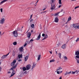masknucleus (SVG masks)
Instances as JSON below:
<instances>
[{
	"label": "nucleus",
	"instance_id": "1",
	"mask_svg": "<svg viewBox=\"0 0 79 79\" xmlns=\"http://www.w3.org/2000/svg\"><path fill=\"white\" fill-rule=\"evenodd\" d=\"M62 67L61 66L59 67L57 69H56L57 71V73L58 74H61L63 73V71H60V70H62Z\"/></svg>",
	"mask_w": 79,
	"mask_h": 79
},
{
	"label": "nucleus",
	"instance_id": "2",
	"mask_svg": "<svg viewBox=\"0 0 79 79\" xmlns=\"http://www.w3.org/2000/svg\"><path fill=\"white\" fill-rule=\"evenodd\" d=\"M75 55H76L75 58H77L79 59V50L75 51Z\"/></svg>",
	"mask_w": 79,
	"mask_h": 79
},
{
	"label": "nucleus",
	"instance_id": "3",
	"mask_svg": "<svg viewBox=\"0 0 79 79\" xmlns=\"http://www.w3.org/2000/svg\"><path fill=\"white\" fill-rule=\"evenodd\" d=\"M51 6L50 7V9L52 10H55V8L56 7H55V4L54 3H52L51 4Z\"/></svg>",
	"mask_w": 79,
	"mask_h": 79
},
{
	"label": "nucleus",
	"instance_id": "4",
	"mask_svg": "<svg viewBox=\"0 0 79 79\" xmlns=\"http://www.w3.org/2000/svg\"><path fill=\"white\" fill-rule=\"evenodd\" d=\"M73 27L76 29H79V24L77 23L73 24Z\"/></svg>",
	"mask_w": 79,
	"mask_h": 79
},
{
	"label": "nucleus",
	"instance_id": "5",
	"mask_svg": "<svg viewBox=\"0 0 79 79\" xmlns=\"http://www.w3.org/2000/svg\"><path fill=\"white\" fill-rule=\"evenodd\" d=\"M5 21V19L4 18H2L0 20V24H3Z\"/></svg>",
	"mask_w": 79,
	"mask_h": 79
},
{
	"label": "nucleus",
	"instance_id": "6",
	"mask_svg": "<svg viewBox=\"0 0 79 79\" xmlns=\"http://www.w3.org/2000/svg\"><path fill=\"white\" fill-rule=\"evenodd\" d=\"M42 37H44V38L42 40H44L45 39L48 38V35H45L44 33H43L42 34Z\"/></svg>",
	"mask_w": 79,
	"mask_h": 79
},
{
	"label": "nucleus",
	"instance_id": "7",
	"mask_svg": "<svg viewBox=\"0 0 79 79\" xmlns=\"http://www.w3.org/2000/svg\"><path fill=\"white\" fill-rule=\"evenodd\" d=\"M14 37H16L18 36V33L16 31H14L13 33Z\"/></svg>",
	"mask_w": 79,
	"mask_h": 79
},
{
	"label": "nucleus",
	"instance_id": "8",
	"mask_svg": "<svg viewBox=\"0 0 79 79\" xmlns=\"http://www.w3.org/2000/svg\"><path fill=\"white\" fill-rule=\"evenodd\" d=\"M16 62V60H14L13 62L11 63V66H14L15 65Z\"/></svg>",
	"mask_w": 79,
	"mask_h": 79
},
{
	"label": "nucleus",
	"instance_id": "9",
	"mask_svg": "<svg viewBox=\"0 0 79 79\" xmlns=\"http://www.w3.org/2000/svg\"><path fill=\"white\" fill-rule=\"evenodd\" d=\"M31 67V64H29L27 65L26 66V68H27V70H29V69H30Z\"/></svg>",
	"mask_w": 79,
	"mask_h": 79
},
{
	"label": "nucleus",
	"instance_id": "10",
	"mask_svg": "<svg viewBox=\"0 0 79 79\" xmlns=\"http://www.w3.org/2000/svg\"><path fill=\"white\" fill-rule=\"evenodd\" d=\"M36 65V64L35 63H33V65L32 66V68L31 69V70L32 71V70H33V69H34V68L35 67Z\"/></svg>",
	"mask_w": 79,
	"mask_h": 79
},
{
	"label": "nucleus",
	"instance_id": "11",
	"mask_svg": "<svg viewBox=\"0 0 79 79\" xmlns=\"http://www.w3.org/2000/svg\"><path fill=\"white\" fill-rule=\"evenodd\" d=\"M71 74V71L69 72H68V71H66L65 73H64V76H67L68 74Z\"/></svg>",
	"mask_w": 79,
	"mask_h": 79
},
{
	"label": "nucleus",
	"instance_id": "12",
	"mask_svg": "<svg viewBox=\"0 0 79 79\" xmlns=\"http://www.w3.org/2000/svg\"><path fill=\"white\" fill-rule=\"evenodd\" d=\"M23 50H24V49H23V47H22L19 48V51L21 52H23Z\"/></svg>",
	"mask_w": 79,
	"mask_h": 79
},
{
	"label": "nucleus",
	"instance_id": "13",
	"mask_svg": "<svg viewBox=\"0 0 79 79\" xmlns=\"http://www.w3.org/2000/svg\"><path fill=\"white\" fill-rule=\"evenodd\" d=\"M59 21V19L58 18V17H56L55 18V23H58V21Z\"/></svg>",
	"mask_w": 79,
	"mask_h": 79
},
{
	"label": "nucleus",
	"instance_id": "14",
	"mask_svg": "<svg viewBox=\"0 0 79 79\" xmlns=\"http://www.w3.org/2000/svg\"><path fill=\"white\" fill-rule=\"evenodd\" d=\"M31 33L30 32H28L27 34V36L29 39L30 38V37H31Z\"/></svg>",
	"mask_w": 79,
	"mask_h": 79
},
{
	"label": "nucleus",
	"instance_id": "15",
	"mask_svg": "<svg viewBox=\"0 0 79 79\" xmlns=\"http://www.w3.org/2000/svg\"><path fill=\"white\" fill-rule=\"evenodd\" d=\"M71 17L69 16L68 18L67 22L66 23V24H67L68 22L70 21H71Z\"/></svg>",
	"mask_w": 79,
	"mask_h": 79
},
{
	"label": "nucleus",
	"instance_id": "16",
	"mask_svg": "<svg viewBox=\"0 0 79 79\" xmlns=\"http://www.w3.org/2000/svg\"><path fill=\"white\" fill-rule=\"evenodd\" d=\"M16 65H15L14 66L12 67L10 69V71H13V69H15L16 68Z\"/></svg>",
	"mask_w": 79,
	"mask_h": 79
},
{
	"label": "nucleus",
	"instance_id": "17",
	"mask_svg": "<svg viewBox=\"0 0 79 79\" xmlns=\"http://www.w3.org/2000/svg\"><path fill=\"white\" fill-rule=\"evenodd\" d=\"M61 44V42L58 41V42H57L56 43V46H57V47H58L59 45H60Z\"/></svg>",
	"mask_w": 79,
	"mask_h": 79
},
{
	"label": "nucleus",
	"instance_id": "18",
	"mask_svg": "<svg viewBox=\"0 0 79 79\" xmlns=\"http://www.w3.org/2000/svg\"><path fill=\"white\" fill-rule=\"evenodd\" d=\"M15 53H16V51H12V55L13 56H15Z\"/></svg>",
	"mask_w": 79,
	"mask_h": 79
},
{
	"label": "nucleus",
	"instance_id": "19",
	"mask_svg": "<svg viewBox=\"0 0 79 79\" xmlns=\"http://www.w3.org/2000/svg\"><path fill=\"white\" fill-rule=\"evenodd\" d=\"M58 56L60 59H61V53H59L58 54Z\"/></svg>",
	"mask_w": 79,
	"mask_h": 79
},
{
	"label": "nucleus",
	"instance_id": "20",
	"mask_svg": "<svg viewBox=\"0 0 79 79\" xmlns=\"http://www.w3.org/2000/svg\"><path fill=\"white\" fill-rule=\"evenodd\" d=\"M7 57V56L6 55H3L2 57V59H5V58H6Z\"/></svg>",
	"mask_w": 79,
	"mask_h": 79
},
{
	"label": "nucleus",
	"instance_id": "21",
	"mask_svg": "<svg viewBox=\"0 0 79 79\" xmlns=\"http://www.w3.org/2000/svg\"><path fill=\"white\" fill-rule=\"evenodd\" d=\"M40 39V33L39 35L38 36L37 39H36V40H39Z\"/></svg>",
	"mask_w": 79,
	"mask_h": 79
},
{
	"label": "nucleus",
	"instance_id": "22",
	"mask_svg": "<svg viewBox=\"0 0 79 79\" xmlns=\"http://www.w3.org/2000/svg\"><path fill=\"white\" fill-rule=\"evenodd\" d=\"M28 58H29V56H27L25 57L24 58H25V61H27V59H28Z\"/></svg>",
	"mask_w": 79,
	"mask_h": 79
},
{
	"label": "nucleus",
	"instance_id": "23",
	"mask_svg": "<svg viewBox=\"0 0 79 79\" xmlns=\"http://www.w3.org/2000/svg\"><path fill=\"white\" fill-rule=\"evenodd\" d=\"M66 46L65 45H64L62 46V48H63V49H65V48H66Z\"/></svg>",
	"mask_w": 79,
	"mask_h": 79
},
{
	"label": "nucleus",
	"instance_id": "24",
	"mask_svg": "<svg viewBox=\"0 0 79 79\" xmlns=\"http://www.w3.org/2000/svg\"><path fill=\"white\" fill-rule=\"evenodd\" d=\"M22 57L23 56H22V54L19 55L18 57L19 58V59H20V58H22Z\"/></svg>",
	"mask_w": 79,
	"mask_h": 79
},
{
	"label": "nucleus",
	"instance_id": "25",
	"mask_svg": "<svg viewBox=\"0 0 79 79\" xmlns=\"http://www.w3.org/2000/svg\"><path fill=\"white\" fill-rule=\"evenodd\" d=\"M41 56V55L40 54L38 56V60H40V59Z\"/></svg>",
	"mask_w": 79,
	"mask_h": 79
},
{
	"label": "nucleus",
	"instance_id": "26",
	"mask_svg": "<svg viewBox=\"0 0 79 79\" xmlns=\"http://www.w3.org/2000/svg\"><path fill=\"white\" fill-rule=\"evenodd\" d=\"M55 61V60L54 59H52L50 61V63H52V62H54Z\"/></svg>",
	"mask_w": 79,
	"mask_h": 79
},
{
	"label": "nucleus",
	"instance_id": "27",
	"mask_svg": "<svg viewBox=\"0 0 79 79\" xmlns=\"http://www.w3.org/2000/svg\"><path fill=\"white\" fill-rule=\"evenodd\" d=\"M63 58L64 60H68V57L66 56H64Z\"/></svg>",
	"mask_w": 79,
	"mask_h": 79
},
{
	"label": "nucleus",
	"instance_id": "28",
	"mask_svg": "<svg viewBox=\"0 0 79 79\" xmlns=\"http://www.w3.org/2000/svg\"><path fill=\"white\" fill-rule=\"evenodd\" d=\"M16 74V72L15 73H13L12 72L10 76V77H12V76H14L15 74Z\"/></svg>",
	"mask_w": 79,
	"mask_h": 79
},
{
	"label": "nucleus",
	"instance_id": "29",
	"mask_svg": "<svg viewBox=\"0 0 79 79\" xmlns=\"http://www.w3.org/2000/svg\"><path fill=\"white\" fill-rule=\"evenodd\" d=\"M13 44L14 45H17V42H14L13 43Z\"/></svg>",
	"mask_w": 79,
	"mask_h": 79
},
{
	"label": "nucleus",
	"instance_id": "30",
	"mask_svg": "<svg viewBox=\"0 0 79 79\" xmlns=\"http://www.w3.org/2000/svg\"><path fill=\"white\" fill-rule=\"evenodd\" d=\"M23 70L24 71H26V70H27V69L26 68L24 67L23 68Z\"/></svg>",
	"mask_w": 79,
	"mask_h": 79
},
{
	"label": "nucleus",
	"instance_id": "31",
	"mask_svg": "<svg viewBox=\"0 0 79 79\" xmlns=\"http://www.w3.org/2000/svg\"><path fill=\"white\" fill-rule=\"evenodd\" d=\"M56 0H51V2L52 3H53V2H55Z\"/></svg>",
	"mask_w": 79,
	"mask_h": 79
},
{
	"label": "nucleus",
	"instance_id": "32",
	"mask_svg": "<svg viewBox=\"0 0 79 79\" xmlns=\"http://www.w3.org/2000/svg\"><path fill=\"white\" fill-rule=\"evenodd\" d=\"M60 13V12H59L57 13L56 14H55L54 15V16H58V14H59V13Z\"/></svg>",
	"mask_w": 79,
	"mask_h": 79
},
{
	"label": "nucleus",
	"instance_id": "33",
	"mask_svg": "<svg viewBox=\"0 0 79 79\" xmlns=\"http://www.w3.org/2000/svg\"><path fill=\"white\" fill-rule=\"evenodd\" d=\"M59 4H61V0H59Z\"/></svg>",
	"mask_w": 79,
	"mask_h": 79
},
{
	"label": "nucleus",
	"instance_id": "34",
	"mask_svg": "<svg viewBox=\"0 0 79 79\" xmlns=\"http://www.w3.org/2000/svg\"><path fill=\"white\" fill-rule=\"evenodd\" d=\"M77 58H75V59L77 60V63H78V64H79V60H77Z\"/></svg>",
	"mask_w": 79,
	"mask_h": 79
},
{
	"label": "nucleus",
	"instance_id": "35",
	"mask_svg": "<svg viewBox=\"0 0 79 79\" xmlns=\"http://www.w3.org/2000/svg\"><path fill=\"white\" fill-rule=\"evenodd\" d=\"M31 27H32V28H34V24H32L31 26Z\"/></svg>",
	"mask_w": 79,
	"mask_h": 79
},
{
	"label": "nucleus",
	"instance_id": "36",
	"mask_svg": "<svg viewBox=\"0 0 79 79\" xmlns=\"http://www.w3.org/2000/svg\"><path fill=\"white\" fill-rule=\"evenodd\" d=\"M78 8H79V6L75 7L74 8V10H76V9Z\"/></svg>",
	"mask_w": 79,
	"mask_h": 79
},
{
	"label": "nucleus",
	"instance_id": "37",
	"mask_svg": "<svg viewBox=\"0 0 79 79\" xmlns=\"http://www.w3.org/2000/svg\"><path fill=\"white\" fill-rule=\"evenodd\" d=\"M79 38H77V39L76 40V42H78V41H79Z\"/></svg>",
	"mask_w": 79,
	"mask_h": 79
},
{
	"label": "nucleus",
	"instance_id": "38",
	"mask_svg": "<svg viewBox=\"0 0 79 79\" xmlns=\"http://www.w3.org/2000/svg\"><path fill=\"white\" fill-rule=\"evenodd\" d=\"M75 73H76V74H77V73H78L79 72V71L77 70H76L75 71Z\"/></svg>",
	"mask_w": 79,
	"mask_h": 79
},
{
	"label": "nucleus",
	"instance_id": "39",
	"mask_svg": "<svg viewBox=\"0 0 79 79\" xmlns=\"http://www.w3.org/2000/svg\"><path fill=\"white\" fill-rule=\"evenodd\" d=\"M33 41H34V40L31 39L30 41V42L31 43H32V42H33Z\"/></svg>",
	"mask_w": 79,
	"mask_h": 79
},
{
	"label": "nucleus",
	"instance_id": "40",
	"mask_svg": "<svg viewBox=\"0 0 79 79\" xmlns=\"http://www.w3.org/2000/svg\"><path fill=\"white\" fill-rule=\"evenodd\" d=\"M0 11H1V13H2L3 12V9L1 8L0 9Z\"/></svg>",
	"mask_w": 79,
	"mask_h": 79
},
{
	"label": "nucleus",
	"instance_id": "41",
	"mask_svg": "<svg viewBox=\"0 0 79 79\" xmlns=\"http://www.w3.org/2000/svg\"><path fill=\"white\" fill-rule=\"evenodd\" d=\"M30 19V22H32V21H34V19Z\"/></svg>",
	"mask_w": 79,
	"mask_h": 79
},
{
	"label": "nucleus",
	"instance_id": "42",
	"mask_svg": "<svg viewBox=\"0 0 79 79\" xmlns=\"http://www.w3.org/2000/svg\"><path fill=\"white\" fill-rule=\"evenodd\" d=\"M72 74H75V72L72 71Z\"/></svg>",
	"mask_w": 79,
	"mask_h": 79
},
{
	"label": "nucleus",
	"instance_id": "43",
	"mask_svg": "<svg viewBox=\"0 0 79 79\" xmlns=\"http://www.w3.org/2000/svg\"><path fill=\"white\" fill-rule=\"evenodd\" d=\"M62 76H61L60 77L59 79H62Z\"/></svg>",
	"mask_w": 79,
	"mask_h": 79
},
{
	"label": "nucleus",
	"instance_id": "44",
	"mask_svg": "<svg viewBox=\"0 0 79 79\" xmlns=\"http://www.w3.org/2000/svg\"><path fill=\"white\" fill-rule=\"evenodd\" d=\"M12 73H16V72H15V70H13L12 71Z\"/></svg>",
	"mask_w": 79,
	"mask_h": 79
},
{
	"label": "nucleus",
	"instance_id": "45",
	"mask_svg": "<svg viewBox=\"0 0 79 79\" xmlns=\"http://www.w3.org/2000/svg\"><path fill=\"white\" fill-rule=\"evenodd\" d=\"M26 45H27V44L25 43L24 45V47H25Z\"/></svg>",
	"mask_w": 79,
	"mask_h": 79
},
{
	"label": "nucleus",
	"instance_id": "46",
	"mask_svg": "<svg viewBox=\"0 0 79 79\" xmlns=\"http://www.w3.org/2000/svg\"><path fill=\"white\" fill-rule=\"evenodd\" d=\"M32 15H31V17H30V19H32Z\"/></svg>",
	"mask_w": 79,
	"mask_h": 79
},
{
	"label": "nucleus",
	"instance_id": "47",
	"mask_svg": "<svg viewBox=\"0 0 79 79\" xmlns=\"http://www.w3.org/2000/svg\"><path fill=\"white\" fill-rule=\"evenodd\" d=\"M22 61V60H21V59H20L18 60V61H19V62H20V61Z\"/></svg>",
	"mask_w": 79,
	"mask_h": 79
},
{
	"label": "nucleus",
	"instance_id": "48",
	"mask_svg": "<svg viewBox=\"0 0 79 79\" xmlns=\"http://www.w3.org/2000/svg\"><path fill=\"white\" fill-rule=\"evenodd\" d=\"M27 44H30V41H27Z\"/></svg>",
	"mask_w": 79,
	"mask_h": 79
},
{
	"label": "nucleus",
	"instance_id": "49",
	"mask_svg": "<svg viewBox=\"0 0 79 79\" xmlns=\"http://www.w3.org/2000/svg\"><path fill=\"white\" fill-rule=\"evenodd\" d=\"M61 5H60L58 7L59 8H60V7H61Z\"/></svg>",
	"mask_w": 79,
	"mask_h": 79
},
{
	"label": "nucleus",
	"instance_id": "50",
	"mask_svg": "<svg viewBox=\"0 0 79 79\" xmlns=\"http://www.w3.org/2000/svg\"><path fill=\"white\" fill-rule=\"evenodd\" d=\"M10 52H9V53H8V54H7V55H6L7 56L8 55H9V54H10Z\"/></svg>",
	"mask_w": 79,
	"mask_h": 79
},
{
	"label": "nucleus",
	"instance_id": "51",
	"mask_svg": "<svg viewBox=\"0 0 79 79\" xmlns=\"http://www.w3.org/2000/svg\"><path fill=\"white\" fill-rule=\"evenodd\" d=\"M49 52L51 54H52V51H50Z\"/></svg>",
	"mask_w": 79,
	"mask_h": 79
},
{
	"label": "nucleus",
	"instance_id": "52",
	"mask_svg": "<svg viewBox=\"0 0 79 79\" xmlns=\"http://www.w3.org/2000/svg\"><path fill=\"white\" fill-rule=\"evenodd\" d=\"M8 74H10V73H11V72H10V71H9V72H8Z\"/></svg>",
	"mask_w": 79,
	"mask_h": 79
},
{
	"label": "nucleus",
	"instance_id": "53",
	"mask_svg": "<svg viewBox=\"0 0 79 79\" xmlns=\"http://www.w3.org/2000/svg\"><path fill=\"white\" fill-rule=\"evenodd\" d=\"M38 2H39V0H38V1H37V2H36L35 4H37V3Z\"/></svg>",
	"mask_w": 79,
	"mask_h": 79
},
{
	"label": "nucleus",
	"instance_id": "54",
	"mask_svg": "<svg viewBox=\"0 0 79 79\" xmlns=\"http://www.w3.org/2000/svg\"><path fill=\"white\" fill-rule=\"evenodd\" d=\"M46 9V8H45L44 9H43V11H44V10H45Z\"/></svg>",
	"mask_w": 79,
	"mask_h": 79
},
{
	"label": "nucleus",
	"instance_id": "55",
	"mask_svg": "<svg viewBox=\"0 0 79 79\" xmlns=\"http://www.w3.org/2000/svg\"><path fill=\"white\" fill-rule=\"evenodd\" d=\"M63 9L61 10V11L60 12V13H61V11H63Z\"/></svg>",
	"mask_w": 79,
	"mask_h": 79
},
{
	"label": "nucleus",
	"instance_id": "56",
	"mask_svg": "<svg viewBox=\"0 0 79 79\" xmlns=\"http://www.w3.org/2000/svg\"><path fill=\"white\" fill-rule=\"evenodd\" d=\"M59 61H57V63H59Z\"/></svg>",
	"mask_w": 79,
	"mask_h": 79
},
{
	"label": "nucleus",
	"instance_id": "57",
	"mask_svg": "<svg viewBox=\"0 0 79 79\" xmlns=\"http://www.w3.org/2000/svg\"><path fill=\"white\" fill-rule=\"evenodd\" d=\"M31 32H33V30H31Z\"/></svg>",
	"mask_w": 79,
	"mask_h": 79
},
{
	"label": "nucleus",
	"instance_id": "58",
	"mask_svg": "<svg viewBox=\"0 0 79 79\" xmlns=\"http://www.w3.org/2000/svg\"><path fill=\"white\" fill-rule=\"evenodd\" d=\"M1 67H0V71H1Z\"/></svg>",
	"mask_w": 79,
	"mask_h": 79
},
{
	"label": "nucleus",
	"instance_id": "59",
	"mask_svg": "<svg viewBox=\"0 0 79 79\" xmlns=\"http://www.w3.org/2000/svg\"><path fill=\"white\" fill-rule=\"evenodd\" d=\"M72 2H74V0H71Z\"/></svg>",
	"mask_w": 79,
	"mask_h": 79
},
{
	"label": "nucleus",
	"instance_id": "60",
	"mask_svg": "<svg viewBox=\"0 0 79 79\" xmlns=\"http://www.w3.org/2000/svg\"><path fill=\"white\" fill-rule=\"evenodd\" d=\"M63 13H64V12H63L62 13H61V14H63Z\"/></svg>",
	"mask_w": 79,
	"mask_h": 79
},
{
	"label": "nucleus",
	"instance_id": "61",
	"mask_svg": "<svg viewBox=\"0 0 79 79\" xmlns=\"http://www.w3.org/2000/svg\"><path fill=\"white\" fill-rule=\"evenodd\" d=\"M1 34H2V32L0 31V35H1Z\"/></svg>",
	"mask_w": 79,
	"mask_h": 79
},
{
	"label": "nucleus",
	"instance_id": "62",
	"mask_svg": "<svg viewBox=\"0 0 79 79\" xmlns=\"http://www.w3.org/2000/svg\"><path fill=\"white\" fill-rule=\"evenodd\" d=\"M46 11H45L44 12H43V13H45Z\"/></svg>",
	"mask_w": 79,
	"mask_h": 79
},
{
	"label": "nucleus",
	"instance_id": "63",
	"mask_svg": "<svg viewBox=\"0 0 79 79\" xmlns=\"http://www.w3.org/2000/svg\"><path fill=\"white\" fill-rule=\"evenodd\" d=\"M56 54H57V52H56Z\"/></svg>",
	"mask_w": 79,
	"mask_h": 79
},
{
	"label": "nucleus",
	"instance_id": "64",
	"mask_svg": "<svg viewBox=\"0 0 79 79\" xmlns=\"http://www.w3.org/2000/svg\"><path fill=\"white\" fill-rule=\"evenodd\" d=\"M0 64H1V62H0Z\"/></svg>",
	"mask_w": 79,
	"mask_h": 79
}]
</instances>
